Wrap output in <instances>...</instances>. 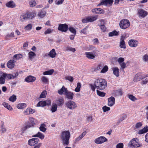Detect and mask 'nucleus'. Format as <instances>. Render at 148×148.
I'll list each match as a JSON object with an SVG mask.
<instances>
[{
	"label": "nucleus",
	"instance_id": "50",
	"mask_svg": "<svg viewBox=\"0 0 148 148\" xmlns=\"http://www.w3.org/2000/svg\"><path fill=\"white\" fill-rule=\"evenodd\" d=\"M25 125V126L24 128V130H26L27 128H29L33 126L32 125L31 123H30L29 122L26 123Z\"/></svg>",
	"mask_w": 148,
	"mask_h": 148
},
{
	"label": "nucleus",
	"instance_id": "47",
	"mask_svg": "<svg viewBox=\"0 0 148 148\" xmlns=\"http://www.w3.org/2000/svg\"><path fill=\"white\" fill-rule=\"evenodd\" d=\"M118 34V32L116 31H113L110 32L109 33V36H117Z\"/></svg>",
	"mask_w": 148,
	"mask_h": 148
},
{
	"label": "nucleus",
	"instance_id": "26",
	"mask_svg": "<svg viewBox=\"0 0 148 148\" xmlns=\"http://www.w3.org/2000/svg\"><path fill=\"white\" fill-rule=\"evenodd\" d=\"M6 6L9 8H13L15 7V4L13 1H10L6 3Z\"/></svg>",
	"mask_w": 148,
	"mask_h": 148
},
{
	"label": "nucleus",
	"instance_id": "37",
	"mask_svg": "<svg viewBox=\"0 0 148 148\" xmlns=\"http://www.w3.org/2000/svg\"><path fill=\"white\" fill-rule=\"evenodd\" d=\"M54 71L53 69H52L50 70L45 71L43 73V74L44 75H51L53 73Z\"/></svg>",
	"mask_w": 148,
	"mask_h": 148
},
{
	"label": "nucleus",
	"instance_id": "11",
	"mask_svg": "<svg viewBox=\"0 0 148 148\" xmlns=\"http://www.w3.org/2000/svg\"><path fill=\"white\" fill-rule=\"evenodd\" d=\"M138 14L140 17L144 18L148 14L147 12L142 9H139L138 11Z\"/></svg>",
	"mask_w": 148,
	"mask_h": 148
},
{
	"label": "nucleus",
	"instance_id": "27",
	"mask_svg": "<svg viewBox=\"0 0 148 148\" xmlns=\"http://www.w3.org/2000/svg\"><path fill=\"white\" fill-rule=\"evenodd\" d=\"M56 54L55 49H53L49 52L48 55L51 57L53 58L56 57Z\"/></svg>",
	"mask_w": 148,
	"mask_h": 148
},
{
	"label": "nucleus",
	"instance_id": "38",
	"mask_svg": "<svg viewBox=\"0 0 148 148\" xmlns=\"http://www.w3.org/2000/svg\"><path fill=\"white\" fill-rule=\"evenodd\" d=\"M45 125L44 123L41 124L39 127L40 130L43 132H45L46 130V128L45 127Z\"/></svg>",
	"mask_w": 148,
	"mask_h": 148
},
{
	"label": "nucleus",
	"instance_id": "52",
	"mask_svg": "<svg viewBox=\"0 0 148 148\" xmlns=\"http://www.w3.org/2000/svg\"><path fill=\"white\" fill-rule=\"evenodd\" d=\"M108 67L107 66H104L101 70V73H105L108 71Z\"/></svg>",
	"mask_w": 148,
	"mask_h": 148
},
{
	"label": "nucleus",
	"instance_id": "20",
	"mask_svg": "<svg viewBox=\"0 0 148 148\" xmlns=\"http://www.w3.org/2000/svg\"><path fill=\"white\" fill-rule=\"evenodd\" d=\"M113 2V0H104L101 1L99 3L98 5H106L108 4H112Z\"/></svg>",
	"mask_w": 148,
	"mask_h": 148
},
{
	"label": "nucleus",
	"instance_id": "3",
	"mask_svg": "<svg viewBox=\"0 0 148 148\" xmlns=\"http://www.w3.org/2000/svg\"><path fill=\"white\" fill-rule=\"evenodd\" d=\"M35 14H36V13L34 11L29 13L23 14L20 17V21L23 22L27 19H31L34 18Z\"/></svg>",
	"mask_w": 148,
	"mask_h": 148
},
{
	"label": "nucleus",
	"instance_id": "10",
	"mask_svg": "<svg viewBox=\"0 0 148 148\" xmlns=\"http://www.w3.org/2000/svg\"><path fill=\"white\" fill-rule=\"evenodd\" d=\"M125 35H122L121 37L119 46L121 48L125 49L126 46L124 40L125 38Z\"/></svg>",
	"mask_w": 148,
	"mask_h": 148
},
{
	"label": "nucleus",
	"instance_id": "12",
	"mask_svg": "<svg viewBox=\"0 0 148 148\" xmlns=\"http://www.w3.org/2000/svg\"><path fill=\"white\" fill-rule=\"evenodd\" d=\"M58 30L62 32H66L68 29V26L65 24H60L58 27Z\"/></svg>",
	"mask_w": 148,
	"mask_h": 148
},
{
	"label": "nucleus",
	"instance_id": "30",
	"mask_svg": "<svg viewBox=\"0 0 148 148\" xmlns=\"http://www.w3.org/2000/svg\"><path fill=\"white\" fill-rule=\"evenodd\" d=\"M46 14V12L43 10L38 14V16L40 18H42L45 16Z\"/></svg>",
	"mask_w": 148,
	"mask_h": 148
},
{
	"label": "nucleus",
	"instance_id": "41",
	"mask_svg": "<svg viewBox=\"0 0 148 148\" xmlns=\"http://www.w3.org/2000/svg\"><path fill=\"white\" fill-rule=\"evenodd\" d=\"M41 81L43 83H46L48 82V79L45 77L42 76L41 78Z\"/></svg>",
	"mask_w": 148,
	"mask_h": 148
},
{
	"label": "nucleus",
	"instance_id": "40",
	"mask_svg": "<svg viewBox=\"0 0 148 148\" xmlns=\"http://www.w3.org/2000/svg\"><path fill=\"white\" fill-rule=\"evenodd\" d=\"M16 96L14 95H13L10 97L9 99V100L10 101L14 102L16 100Z\"/></svg>",
	"mask_w": 148,
	"mask_h": 148
},
{
	"label": "nucleus",
	"instance_id": "17",
	"mask_svg": "<svg viewBox=\"0 0 148 148\" xmlns=\"http://www.w3.org/2000/svg\"><path fill=\"white\" fill-rule=\"evenodd\" d=\"M85 55L86 57L88 59H94L95 57V52H87L85 53Z\"/></svg>",
	"mask_w": 148,
	"mask_h": 148
},
{
	"label": "nucleus",
	"instance_id": "57",
	"mask_svg": "<svg viewBox=\"0 0 148 148\" xmlns=\"http://www.w3.org/2000/svg\"><path fill=\"white\" fill-rule=\"evenodd\" d=\"M88 27V26H86L85 28H84L81 31V32H82L83 34H87V29Z\"/></svg>",
	"mask_w": 148,
	"mask_h": 148
},
{
	"label": "nucleus",
	"instance_id": "60",
	"mask_svg": "<svg viewBox=\"0 0 148 148\" xmlns=\"http://www.w3.org/2000/svg\"><path fill=\"white\" fill-rule=\"evenodd\" d=\"M115 93L117 96L121 95L122 94L121 90L120 89L116 90Z\"/></svg>",
	"mask_w": 148,
	"mask_h": 148
},
{
	"label": "nucleus",
	"instance_id": "13",
	"mask_svg": "<svg viewBox=\"0 0 148 148\" xmlns=\"http://www.w3.org/2000/svg\"><path fill=\"white\" fill-rule=\"evenodd\" d=\"M39 140V139L37 138H32L29 140L28 144L31 146L35 145L38 143Z\"/></svg>",
	"mask_w": 148,
	"mask_h": 148
},
{
	"label": "nucleus",
	"instance_id": "43",
	"mask_svg": "<svg viewBox=\"0 0 148 148\" xmlns=\"http://www.w3.org/2000/svg\"><path fill=\"white\" fill-rule=\"evenodd\" d=\"M57 102L58 106L62 105L64 103L63 99L62 98H60L57 100Z\"/></svg>",
	"mask_w": 148,
	"mask_h": 148
},
{
	"label": "nucleus",
	"instance_id": "24",
	"mask_svg": "<svg viewBox=\"0 0 148 148\" xmlns=\"http://www.w3.org/2000/svg\"><path fill=\"white\" fill-rule=\"evenodd\" d=\"M113 71V73L116 77H118L119 76V69L116 67H113L112 68Z\"/></svg>",
	"mask_w": 148,
	"mask_h": 148
},
{
	"label": "nucleus",
	"instance_id": "56",
	"mask_svg": "<svg viewBox=\"0 0 148 148\" xmlns=\"http://www.w3.org/2000/svg\"><path fill=\"white\" fill-rule=\"evenodd\" d=\"M69 29L71 33L75 34V35H76V30L73 27H69Z\"/></svg>",
	"mask_w": 148,
	"mask_h": 148
},
{
	"label": "nucleus",
	"instance_id": "2",
	"mask_svg": "<svg viewBox=\"0 0 148 148\" xmlns=\"http://www.w3.org/2000/svg\"><path fill=\"white\" fill-rule=\"evenodd\" d=\"M70 137V134L69 131H64L62 132L60 138L63 145H68Z\"/></svg>",
	"mask_w": 148,
	"mask_h": 148
},
{
	"label": "nucleus",
	"instance_id": "28",
	"mask_svg": "<svg viewBox=\"0 0 148 148\" xmlns=\"http://www.w3.org/2000/svg\"><path fill=\"white\" fill-rule=\"evenodd\" d=\"M8 78L9 79H13L17 77L18 74L17 72L13 73L12 74H7Z\"/></svg>",
	"mask_w": 148,
	"mask_h": 148
},
{
	"label": "nucleus",
	"instance_id": "33",
	"mask_svg": "<svg viewBox=\"0 0 148 148\" xmlns=\"http://www.w3.org/2000/svg\"><path fill=\"white\" fill-rule=\"evenodd\" d=\"M2 105L5 108H6L8 110H12V107L8 103L4 102L3 103Z\"/></svg>",
	"mask_w": 148,
	"mask_h": 148
},
{
	"label": "nucleus",
	"instance_id": "25",
	"mask_svg": "<svg viewBox=\"0 0 148 148\" xmlns=\"http://www.w3.org/2000/svg\"><path fill=\"white\" fill-rule=\"evenodd\" d=\"M67 89L66 88L63 86L60 90L58 91V93L60 95L64 94L67 91Z\"/></svg>",
	"mask_w": 148,
	"mask_h": 148
},
{
	"label": "nucleus",
	"instance_id": "35",
	"mask_svg": "<svg viewBox=\"0 0 148 148\" xmlns=\"http://www.w3.org/2000/svg\"><path fill=\"white\" fill-rule=\"evenodd\" d=\"M37 107H43L46 106V103L45 101H40L37 104Z\"/></svg>",
	"mask_w": 148,
	"mask_h": 148
},
{
	"label": "nucleus",
	"instance_id": "59",
	"mask_svg": "<svg viewBox=\"0 0 148 148\" xmlns=\"http://www.w3.org/2000/svg\"><path fill=\"white\" fill-rule=\"evenodd\" d=\"M143 59L145 62H148V55L145 54L143 56Z\"/></svg>",
	"mask_w": 148,
	"mask_h": 148
},
{
	"label": "nucleus",
	"instance_id": "1",
	"mask_svg": "<svg viewBox=\"0 0 148 148\" xmlns=\"http://www.w3.org/2000/svg\"><path fill=\"white\" fill-rule=\"evenodd\" d=\"M94 85L97 89L103 90L106 88L107 82L104 79L99 78L96 79L95 81Z\"/></svg>",
	"mask_w": 148,
	"mask_h": 148
},
{
	"label": "nucleus",
	"instance_id": "64",
	"mask_svg": "<svg viewBox=\"0 0 148 148\" xmlns=\"http://www.w3.org/2000/svg\"><path fill=\"white\" fill-rule=\"evenodd\" d=\"M124 58H120L118 59V61L119 62V64H120L121 63L123 62L124 61Z\"/></svg>",
	"mask_w": 148,
	"mask_h": 148
},
{
	"label": "nucleus",
	"instance_id": "5",
	"mask_svg": "<svg viewBox=\"0 0 148 148\" xmlns=\"http://www.w3.org/2000/svg\"><path fill=\"white\" fill-rule=\"evenodd\" d=\"M130 25L129 21L126 19L122 20L120 22L119 25L122 29H125L127 28Z\"/></svg>",
	"mask_w": 148,
	"mask_h": 148
},
{
	"label": "nucleus",
	"instance_id": "63",
	"mask_svg": "<svg viewBox=\"0 0 148 148\" xmlns=\"http://www.w3.org/2000/svg\"><path fill=\"white\" fill-rule=\"evenodd\" d=\"M142 125L141 123L139 122L136 123L135 125V127L136 128H139Z\"/></svg>",
	"mask_w": 148,
	"mask_h": 148
},
{
	"label": "nucleus",
	"instance_id": "49",
	"mask_svg": "<svg viewBox=\"0 0 148 148\" xmlns=\"http://www.w3.org/2000/svg\"><path fill=\"white\" fill-rule=\"evenodd\" d=\"M22 57V55L21 54L15 55L13 57V59L18 60Z\"/></svg>",
	"mask_w": 148,
	"mask_h": 148
},
{
	"label": "nucleus",
	"instance_id": "53",
	"mask_svg": "<svg viewBox=\"0 0 148 148\" xmlns=\"http://www.w3.org/2000/svg\"><path fill=\"white\" fill-rule=\"evenodd\" d=\"M29 4L30 7H33L36 5V3L35 1L33 0L29 2Z\"/></svg>",
	"mask_w": 148,
	"mask_h": 148
},
{
	"label": "nucleus",
	"instance_id": "4",
	"mask_svg": "<svg viewBox=\"0 0 148 148\" xmlns=\"http://www.w3.org/2000/svg\"><path fill=\"white\" fill-rule=\"evenodd\" d=\"M128 146L130 147H133L134 148L140 147L141 145L139 143V140L137 138L132 139L128 144Z\"/></svg>",
	"mask_w": 148,
	"mask_h": 148
},
{
	"label": "nucleus",
	"instance_id": "58",
	"mask_svg": "<svg viewBox=\"0 0 148 148\" xmlns=\"http://www.w3.org/2000/svg\"><path fill=\"white\" fill-rule=\"evenodd\" d=\"M53 31V29H51L50 28H48L45 32L44 33L45 34H49L51 33Z\"/></svg>",
	"mask_w": 148,
	"mask_h": 148
},
{
	"label": "nucleus",
	"instance_id": "6",
	"mask_svg": "<svg viewBox=\"0 0 148 148\" xmlns=\"http://www.w3.org/2000/svg\"><path fill=\"white\" fill-rule=\"evenodd\" d=\"M98 16L97 15L87 17L82 20V22L85 23L88 22H92L97 19Z\"/></svg>",
	"mask_w": 148,
	"mask_h": 148
},
{
	"label": "nucleus",
	"instance_id": "18",
	"mask_svg": "<svg viewBox=\"0 0 148 148\" xmlns=\"http://www.w3.org/2000/svg\"><path fill=\"white\" fill-rule=\"evenodd\" d=\"M108 105L109 106H112L115 103V98L113 97L112 96L108 99Z\"/></svg>",
	"mask_w": 148,
	"mask_h": 148
},
{
	"label": "nucleus",
	"instance_id": "61",
	"mask_svg": "<svg viewBox=\"0 0 148 148\" xmlns=\"http://www.w3.org/2000/svg\"><path fill=\"white\" fill-rule=\"evenodd\" d=\"M123 144L122 143L118 144L116 146V148H123Z\"/></svg>",
	"mask_w": 148,
	"mask_h": 148
},
{
	"label": "nucleus",
	"instance_id": "42",
	"mask_svg": "<svg viewBox=\"0 0 148 148\" xmlns=\"http://www.w3.org/2000/svg\"><path fill=\"white\" fill-rule=\"evenodd\" d=\"M32 25L31 23H29L25 26L24 29L27 30H29L32 28Z\"/></svg>",
	"mask_w": 148,
	"mask_h": 148
},
{
	"label": "nucleus",
	"instance_id": "22",
	"mask_svg": "<svg viewBox=\"0 0 148 148\" xmlns=\"http://www.w3.org/2000/svg\"><path fill=\"white\" fill-rule=\"evenodd\" d=\"M148 77V74H147L145 76H142L141 77L140 75H136L134 78V80L135 81H138L140 79H143L145 77Z\"/></svg>",
	"mask_w": 148,
	"mask_h": 148
},
{
	"label": "nucleus",
	"instance_id": "46",
	"mask_svg": "<svg viewBox=\"0 0 148 148\" xmlns=\"http://www.w3.org/2000/svg\"><path fill=\"white\" fill-rule=\"evenodd\" d=\"M29 120L31 123V124L34 126L36 124V120L34 118L32 117H29Z\"/></svg>",
	"mask_w": 148,
	"mask_h": 148
},
{
	"label": "nucleus",
	"instance_id": "19",
	"mask_svg": "<svg viewBox=\"0 0 148 148\" xmlns=\"http://www.w3.org/2000/svg\"><path fill=\"white\" fill-rule=\"evenodd\" d=\"M64 94L66 95V97L69 99L72 100L73 99L74 96L73 92L68 91L67 90V91Z\"/></svg>",
	"mask_w": 148,
	"mask_h": 148
},
{
	"label": "nucleus",
	"instance_id": "7",
	"mask_svg": "<svg viewBox=\"0 0 148 148\" xmlns=\"http://www.w3.org/2000/svg\"><path fill=\"white\" fill-rule=\"evenodd\" d=\"M6 77H8L7 74L0 71V84H3L5 83Z\"/></svg>",
	"mask_w": 148,
	"mask_h": 148
},
{
	"label": "nucleus",
	"instance_id": "44",
	"mask_svg": "<svg viewBox=\"0 0 148 148\" xmlns=\"http://www.w3.org/2000/svg\"><path fill=\"white\" fill-rule=\"evenodd\" d=\"M126 118V116L124 115L122 116L119 119L117 122V125L120 124L122 121L125 120Z\"/></svg>",
	"mask_w": 148,
	"mask_h": 148
},
{
	"label": "nucleus",
	"instance_id": "54",
	"mask_svg": "<svg viewBox=\"0 0 148 148\" xmlns=\"http://www.w3.org/2000/svg\"><path fill=\"white\" fill-rule=\"evenodd\" d=\"M103 66V64H98L95 68V70H99L101 69Z\"/></svg>",
	"mask_w": 148,
	"mask_h": 148
},
{
	"label": "nucleus",
	"instance_id": "45",
	"mask_svg": "<svg viewBox=\"0 0 148 148\" xmlns=\"http://www.w3.org/2000/svg\"><path fill=\"white\" fill-rule=\"evenodd\" d=\"M29 58L31 59H32L36 55L35 53L32 52V51H30L29 53Z\"/></svg>",
	"mask_w": 148,
	"mask_h": 148
},
{
	"label": "nucleus",
	"instance_id": "8",
	"mask_svg": "<svg viewBox=\"0 0 148 148\" xmlns=\"http://www.w3.org/2000/svg\"><path fill=\"white\" fill-rule=\"evenodd\" d=\"M66 107L71 110L74 109L77 107L76 103L73 101H69L66 103Z\"/></svg>",
	"mask_w": 148,
	"mask_h": 148
},
{
	"label": "nucleus",
	"instance_id": "14",
	"mask_svg": "<svg viewBox=\"0 0 148 148\" xmlns=\"http://www.w3.org/2000/svg\"><path fill=\"white\" fill-rule=\"evenodd\" d=\"M16 61L14 60H9L7 63V66L8 68L12 69L14 68Z\"/></svg>",
	"mask_w": 148,
	"mask_h": 148
},
{
	"label": "nucleus",
	"instance_id": "36",
	"mask_svg": "<svg viewBox=\"0 0 148 148\" xmlns=\"http://www.w3.org/2000/svg\"><path fill=\"white\" fill-rule=\"evenodd\" d=\"M81 86V84L79 82L77 83V87L75 89V91L76 92H79L80 90V88Z\"/></svg>",
	"mask_w": 148,
	"mask_h": 148
},
{
	"label": "nucleus",
	"instance_id": "62",
	"mask_svg": "<svg viewBox=\"0 0 148 148\" xmlns=\"http://www.w3.org/2000/svg\"><path fill=\"white\" fill-rule=\"evenodd\" d=\"M103 112H104L108 111L110 110V108L106 106H104L102 108Z\"/></svg>",
	"mask_w": 148,
	"mask_h": 148
},
{
	"label": "nucleus",
	"instance_id": "32",
	"mask_svg": "<svg viewBox=\"0 0 148 148\" xmlns=\"http://www.w3.org/2000/svg\"><path fill=\"white\" fill-rule=\"evenodd\" d=\"M57 108V105L55 103H53L51 110L52 112L53 113L56 111Z\"/></svg>",
	"mask_w": 148,
	"mask_h": 148
},
{
	"label": "nucleus",
	"instance_id": "31",
	"mask_svg": "<svg viewBox=\"0 0 148 148\" xmlns=\"http://www.w3.org/2000/svg\"><path fill=\"white\" fill-rule=\"evenodd\" d=\"M33 137H37L39 138L41 140L43 139L45 137L44 135L42 133L38 132L37 134L33 136Z\"/></svg>",
	"mask_w": 148,
	"mask_h": 148
},
{
	"label": "nucleus",
	"instance_id": "23",
	"mask_svg": "<svg viewBox=\"0 0 148 148\" xmlns=\"http://www.w3.org/2000/svg\"><path fill=\"white\" fill-rule=\"evenodd\" d=\"M92 11V12L95 13H104L103 10L101 8H96L93 9Z\"/></svg>",
	"mask_w": 148,
	"mask_h": 148
},
{
	"label": "nucleus",
	"instance_id": "34",
	"mask_svg": "<svg viewBox=\"0 0 148 148\" xmlns=\"http://www.w3.org/2000/svg\"><path fill=\"white\" fill-rule=\"evenodd\" d=\"M26 107V104L25 103H19L17 106V108L19 109H22Z\"/></svg>",
	"mask_w": 148,
	"mask_h": 148
},
{
	"label": "nucleus",
	"instance_id": "9",
	"mask_svg": "<svg viewBox=\"0 0 148 148\" xmlns=\"http://www.w3.org/2000/svg\"><path fill=\"white\" fill-rule=\"evenodd\" d=\"M107 139L104 136H100L95 140V142L97 144H102L107 141Z\"/></svg>",
	"mask_w": 148,
	"mask_h": 148
},
{
	"label": "nucleus",
	"instance_id": "21",
	"mask_svg": "<svg viewBox=\"0 0 148 148\" xmlns=\"http://www.w3.org/2000/svg\"><path fill=\"white\" fill-rule=\"evenodd\" d=\"M86 134V131L84 132L78 137H77L75 139V143H76L77 142H78L80 140H81L82 138Z\"/></svg>",
	"mask_w": 148,
	"mask_h": 148
},
{
	"label": "nucleus",
	"instance_id": "29",
	"mask_svg": "<svg viewBox=\"0 0 148 148\" xmlns=\"http://www.w3.org/2000/svg\"><path fill=\"white\" fill-rule=\"evenodd\" d=\"M148 131V127L145 126L144 127L142 130H140L138 132V134H142L145 133Z\"/></svg>",
	"mask_w": 148,
	"mask_h": 148
},
{
	"label": "nucleus",
	"instance_id": "15",
	"mask_svg": "<svg viewBox=\"0 0 148 148\" xmlns=\"http://www.w3.org/2000/svg\"><path fill=\"white\" fill-rule=\"evenodd\" d=\"M128 44L130 47H136L137 46L138 43L136 40L131 39L129 41Z\"/></svg>",
	"mask_w": 148,
	"mask_h": 148
},
{
	"label": "nucleus",
	"instance_id": "16",
	"mask_svg": "<svg viewBox=\"0 0 148 148\" xmlns=\"http://www.w3.org/2000/svg\"><path fill=\"white\" fill-rule=\"evenodd\" d=\"M36 80V77L31 75H29L25 79V81L28 83L33 82Z\"/></svg>",
	"mask_w": 148,
	"mask_h": 148
},
{
	"label": "nucleus",
	"instance_id": "39",
	"mask_svg": "<svg viewBox=\"0 0 148 148\" xmlns=\"http://www.w3.org/2000/svg\"><path fill=\"white\" fill-rule=\"evenodd\" d=\"M47 95V92L45 90H43L41 93L39 98H45L46 97Z\"/></svg>",
	"mask_w": 148,
	"mask_h": 148
},
{
	"label": "nucleus",
	"instance_id": "48",
	"mask_svg": "<svg viewBox=\"0 0 148 148\" xmlns=\"http://www.w3.org/2000/svg\"><path fill=\"white\" fill-rule=\"evenodd\" d=\"M97 94L100 96L101 97H103L105 96V93L101 92L98 90H97Z\"/></svg>",
	"mask_w": 148,
	"mask_h": 148
},
{
	"label": "nucleus",
	"instance_id": "51",
	"mask_svg": "<svg viewBox=\"0 0 148 148\" xmlns=\"http://www.w3.org/2000/svg\"><path fill=\"white\" fill-rule=\"evenodd\" d=\"M65 79L71 82H72L73 80V78L71 76H66L65 77Z\"/></svg>",
	"mask_w": 148,
	"mask_h": 148
},
{
	"label": "nucleus",
	"instance_id": "55",
	"mask_svg": "<svg viewBox=\"0 0 148 148\" xmlns=\"http://www.w3.org/2000/svg\"><path fill=\"white\" fill-rule=\"evenodd\" d=\"M128 97L129 99L133 101H134L135 100H137V99L132 95H129Z\"/></svg>",
	"mask_w": 148,
	"mask_h": 148
}]
</instances>
